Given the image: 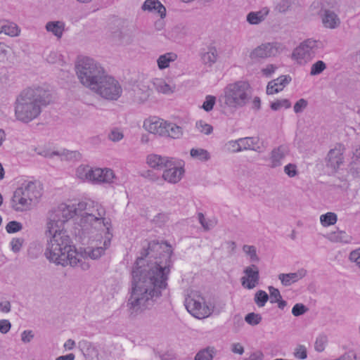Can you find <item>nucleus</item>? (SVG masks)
I'll return each mask as SVG.
<instances>
[{"label": "nucleus", "instance_id": "23", "mask_svg": "<svg viewBox=\"0 0 360 360\" xmlns=\"http://www.w3.org/2000/svg\"><path fill=\"white\" fill-rule=\"evenodd\" d=\"M153 85L158 93L164 94H171L174 91L175 86H171L163 79L155 78L152 82Z\"/></svg>", "mask_w": 360, "mask_h": 360}, {"label": "nucleus", "instance_id": "49", "mask_svg": "<svg viewBox=\"0 0 360 360\" xmlns=\"http://www.w3.org/2000/svg\"><path fill=\"white\" fill-rule=\"evenodd\" d=\"M307 311V308L302 304H296L292 309V314L298 316L303 314Z\"/></svg>", "mask_w": 360, "mask_h": 360}, {"label": "nucleus", "instance_id": "9", "mask_svg": "<svg viewBox=\"0 0 360 360\" xmlns=\"http://www.w3.org/2000/svg\"><path fill=\"white\" fill-rule=\"evenodd\" d=\"M317 41L308 39L300 44L292 53V57L300 64H305L314 57Z\"/></svg>", "mask_w": 360, "mask_h": 360}, {"label": "nucleus", "instance_id": "24", "mask_svg": "<svg viewBox=\"0 0 360 360\" xmlns=\"http://www.w3.org/2000/svg\"><path fill=\"white\" fill-rule=\"evenodd\" d=\"M47 32L52 33L58 39H60L65 30V23L62 21H50L46 25Z\"/></svg>", "mask_w": 360, "mask_h": 360}, {"label": "nucleus", "instance_id": "29", "mask_svg": "<svg viewBox=\"0 0 360 360\" xmlns=\"http://www.w3.org/2000/svg\"><path fill=\"white\" fill-rule=\"evenodd\" d=\"M286 153L285 149L281 146L277 149L272 151L271 161V167H277L281 164V160L283 159Z\"/></svg>", "mask_w": 360, "mask_h": 360}, {"label": "nucleus", "instance_id": "31", "mask_svg": "<svg viewBox=\"0 0 360 360\" xmlns=\"http://www.w3.org/2000/svg\"><path fill=\"white\" fill-rule=\"evenodd\" d=\"M214 354V347H207L200 351L195 356V360H212Z\"/></svg>", "mask_w": 360, "mask_h": 360}, {"label": "nucleus", "instance_id": "25", "mask_svg": "<svg viewBox=\"0 0 360 360\" xmlns=\"http://www.w3.org/2000/svg\"><path fill=\"white\" fill-rule=\"evenodd\" d=\"M268 13L269 11L265 9L250 12L247 15V21L251 25H258L264 20Z\"/></svg>", "mask_w": 360, "mask_h": 360}, {"label": "nucleus", "instance_id": "15", "mask_svg": "<svg viewBox=\"0 0 360 360\" xmlns=\"http://www.w3.org/2000/svg\"><path fill=\"white\" fill-rule=\"evenodd\" d=\"M259 141V136H245L239 139L236 142L231 143L233 152L240 151L243 149H250L256 150L259 148V146H255V142Z\"/></svg>", "mask_w": 360, "mask_h": 360}, {"label": "nucleus", "instance_id": "40", "mask_svg": "<svg viewBox=\"0 0 360 360\" xmlns=\"http://www.w3.org/2000/svg\"><path fill=\"white\" fill-rule=\"evenodd\" d=\"M292 4L293 0H279L276 6V9L280 13H285L291 7Z\"/></svg>", "mask_w": 360, "mask_h": 360}, {"label": "nucleus", "instance_id": "41", "mask_svg": "<svg viewBox=\"0 0 360 360\" xmlns=\"http://www.w3.org/2000/svg\"><path fill=\"white\" fill-rule=\"evenodd\" d=\"M22 224L16 221L8 222L6 226V231L9 233H16L22 229Z\"/></svg>", "mask_w": 360, "mask_h": 360}, {"label": "nucleus", "instance_id": "11", "mask_svg": "<svg viewBox=\"0 0 360 360\" xmlns=\"http://www.w3.org/2000/svg\"><path fill=\"white\" fill-rule=\"evenodd\" d=\"M281 50L280 44L277 43H266L255 48L250 54L252 59L264 58L274 56Z\"/></svg>", "mask_w": 360, "mask_h": 360}, {"label": "nucleus", "instance_id": "51", "mask_svg": "<svg viewBox=\"0 0 360 360\" xmlns=\"http://www.w3.org/2000/svg\"><path fill=\"white\" fill-rule=\"evenodd\" d=\"M284 171L290 177H293L297 174V167L295 165L288 164L285 166Z\"/></svg>", "mask_w": 360, "mask_h": 360}, {"label": "nucleus", "instance_id": "7", "mask_svg": "<svg viewBox=\"0 0 360 360\" xmlns=\"http://www.w3.org/2000/svg\"><path fill=\"white\" fill-rule=\"evenodd\" d=\"M143 128L153 135H165L170 134H184L183 127L174 123L168 122L158 117H150L143 122Z\"/></svg>", "mask_w": 360, "mask_h": 360}, {"label": "nucleus", "instance_id": "34", "mask_svg": "<svg viewBox=\"0 0 360 360\" xmlns=\"http://www.w3.org/2000/svg\"><path fill=\"white\" fill-rule=\"evenodd\" d=\"M326 69V64L322 60H318L312 64L310 70L311 76L320 75Z\"/></svg>", "mask_w": 360, "mask_h": 360}, {"label": "nucleus", "instance_id": "32", "mask_svg": "<svg viewBox=\"0 0 360 360\" xmlns=\"http://www.w3.org/2000/svg\"><path fill=\"white\" fill-rule=\"evenodd\" d=\"M191 155L199 160L205 161L210 159L209 153L202 148H193L191 150Z\"/></svg>", "mask_w": 360, "mask_h": 360}, {"label": "nucleus", "instance_id": "36", "mask_svg": "<svg viewBox=\"0 0 360 360\" xmlns=\"http://www.w3.org/2000/svg\"><path fill=\"white\" fill-rule=\"evenodd\" d=\"M268 299L267 293L263 290H259L255 295V301L259 307H264Z\"/></svg>", "mask_w": 360, "mask_h": 360}, {"label": "nucleus", "instance_id": "55", "mask_svg": "<svg viewBox=\"0 0 360 360\" xmlns=\"http://www.w3.org/2000/svg\"><path fill=\"white\" fill-rule=\"evenodd\" d=\"M11 328V323L8 320L2 319L0 320V332L2 333H6Z\"/></svg>", "mask_w": 360, "mask_h": 360}, {"label": "nucleus", "instance_id": "19", "mask_svg": "<svg viewBox=\"0 0 360 360\" xmlns=\"http://www.w3.org/2000/svg\"><path fill=\"white\" fill-rule=\"evenodd\" d=\"M166 168L162 174V177L166 181L176 184L181 179L184 174V169L181 166H175L173 162L172 166Z\"/></svg>", "mask_w": 360, "mask_h": 360}, {"label": "nucleus", "instance_id": "12", "mask_svg": "<svg viewBox=\"0 0 360 360\" xmlns=\"http://www.w3.org/2000/svg\"><path fill=\"white\" fill-rule=\"evenodd\" d=\"M134 101L138 103L146 102L152 94L148 82H139L131 89Z\"/></svg>", "mask_w": 360, "mask_h": 360}, {"label": "nucleus", "instance_id": "37", "mask_svg": "<svg viewBox=\"0 0 360 360\" xmlns=\"http://www.w3.org/2000/svg\"><path fill=\"white\" fill-rule=\"evenodd\" d=\"M196 128L198 131L205 134H209L212 132L213 128L212 127L207 124L206 122L200 120L196 122Z\"/></svg>", "mask_w": 360, "mask_h": 360}, {"label": "nucleus", "instance_id": "17", "mask_svg": "<svg viewBox=\"0 0 360 360\" xmlns=\"http://www.w3.org/2000/svg\"><path fill=\"white\" fill-rule=\"evenodd\" d=\"M245 276L242 278V285L244 288L252 289L256 286L259 280V271L257 266L252 265L245 270Z\"/></svg>", "mask_w": 360, "mask_h": 360}, {"label": "nucleus", "instance_id": "21", "mask_svg": "<svg viewBox=\"0 0 360 360\" xmlns=\"http://www.w3.org/2000/svg\"><path fill=\"white\" fill-rule=\"evenodd\" d=\"M141 9L143 11L157 13L161 18L166 17V8L159 0H146L141 6Z\"/></svg>", "mask_w": 360, "mask_h": 360}, {"label": "nucleus", "instance_id": "5", "mask_svg": "<svg viewBox=\"0 0 360 360\" xmlns=\"http://www.w3.org/2000/svg\"><path fill=\"white\" fill-rule=\"evenodd\" d=\"M225 103L231 108L245 105L252 97V89L248 82L238 81L224 89Z\"/></svg>", "mask_w": 360, "mask_h": 360}, {"label": "nucleus", "instance_id": "44", "mask_svg": "<svg viewBox=\"0 0 360 360\" xmlns=\"http://www.w3.org/2000/svg\"><path fill=\"white\" fill-rule=\"evenodd\" d=\"M308 102L304 98L298 100L294 105V111L295 113H300L307 108Z\"/></svg>", "mask_w": 360, "mask_h": 360}, {"label": "nucleus", "instance_id": "38", "mask_svg": "<svg viewBox=\"0 0 360 360\" xmlns=\"http://www.w3.org/2000/svg\"><path fill=\"white\" fill-rule=\"evenodd\" d=\"M172 33L176 37H181L188 34V28L184 25L179 24L172 29Z\"/></svg>", "mask_w": 360, "mask_h": 360}, {"label": "nucleus", "instance_id": "61", "mask_svg": "<svg viewBox=\"0 0 360 360\" xmlns=\"http://www.w3.org/2000/svg\"><path fill=\"white\" fill-rule=\"evenodd\" d=\"M163 19L164 18H161L155 22V27L158 31L162 30L165 27V22Z\"/></svg>", "mask_w": 360, "mask_h": 360}, {"label": "nucleus", "instance_id": "63", "mask_svg": "<svg viewBox=\"0 0 360 360\" xmlns=\"http://www.w3.org/2000/svg\"><path fill=\"white\" fill-rule=\"evenodd\" d=\"M263 358V354L260 352H255L250 356V360H261Z\"/></svg>", "mask_w": 360, "mask_h": 360}, {"label": "nucleus", "instance_id": "8", "mask_svg": "<svg viewBox=\"0 0 360 360\" xmlns=\"http://www.w3.org/2000/svg\"><path fill=\"white\" fill-rule=\"evenodd\" d=\"M188 311L197 319H205L212 314V309L205 304L204 298L198 293H191L186 299Z\"/></svg>", "mask_w": 360, "mask_h": 360}, {"label": "nucleus", "instance_id": "28", "mask_svg": "<svg viewBox=\"0 0 360 360\" xmlns=\"http://www.w3.org/2000/svg\"><path fill=\"white\" fill-rule=\"evenodd\" d=\"M217 56V49L214 47H210L207 52L202 54L201 59L204 64L211 66L216 63Z\"/></svg>", "mask_w": 360, "mask_h": 360}, {"label": "nucleus", "instance_id": "2", "mask_svg": "<svg viewBox=\"0 0 360 360\" xmlns=\"http://www.w3.org/2000/svg\"><path fill=\"white\" fill-rule=\"evenodd\" d=\"M169 269L157 262L146 264L143 257H139L132 271V292L129 300L130 308L144 305L150 299L158 297L167 287Z\"/></svg>", "mask_w": 360, "mask_h": 360}, {"label": "nucleus", "instance_id": "60", "mask_svg": "<svg viewBox=\"0 0 360 360\" xmlns=\"http://www.w3.org/2000/svg\"><path fill=\"white\" fill-rule=\"evenodd\" d=\"M32 338L33 335L32 331L25 330L22 334V340L25 342H30Z\"/></svg>", "mask_w": 360, "mask_h": 360}, {"label": "nucleus", "instance_id": "53", "mask_svg": "<svg viewBox=\"0 0 360 360\" xmlns=\"http://www.w3.org/2000/svg\"><path fill=\"white\" fill-rule=\"evenodd\" d=\"M349 259L360 267V248L352 251L350 253Z\"/></svg>", "mask_w": 360, "mask_h": 360}, {"label": "nucleus", "instance_id": "57", "mask_svg": "<svg viewBox=\"0 0 360 360\" xmlns=\"http://www.w3.org/2000/svg\"><path fill=\"white\" fill-rule=\"evenodd\" d=\"M11 246H12V250L13 251H18L21 246H22V242L20 239L17 238V239H13L11 243Z\"/></svg>", "mask_w": 360, "mask_h": 360}, {"label": "nucleus", "instance_id": "22", "mask_svg": "<svg viewBox=\"0 0 360 360\" xmlns=\"http://www.w3.org/2000/svg\"><path fill=\"white\" fill-rule=\"evenodd\" d=\"M5 34L9 37H18L20 34V29L13 22L6 19H0V34Z\"/></svg>", "mask_w": 360, "mask_h": 360}, {"label": "nucleus", "instance_id": "46", "mask_svg": "<svg viewBox=\"0 0 360 360\" xmlns=\"http://www.w3.org/2000/svg\"><path fill=\"white\" fill-rule=\"evenodd\" d=\"M327 343V338L326 336L319 337L315 342V349L318 352H322L324 350L326 345Z\"/></svg>", "mask_w": 360, "mask_h": 360}, {"label": "nucleus", "instance_id": "30", "mask_svg": "<svg viewBox=\"0 0 360 360\" xmlns=\"http://www.w3.org/2000/svg\"><path fill=\"white\" fill-rule=\"evenodd\" d=\"M337 215L333 212H327L320 217V221L323 226H329L337 222Z\"/></svg>", "mask_w": 360, "mask_h": 360}, {"label": "nucleus", "instance_id": "39", "mask_svg": "<svg viewBox=\"0 0 360 360\" xmlns=\"http://www.w3.org/2000/svg\"><path fill=\"white\" fill-rule=\"evenodd\" d=\"M216 102V98L213 96H207L202 108L206 111L210 112L212 110Z\"/></svg>", "mask_w": 360, "mask_h": 360}, {"label": "nucleus", "instance_id": "42", "mask_svg": "<svg viewBox=\"0 0 360 360\" xmlns=\"http://www.w3.org/2000/svg\"><path fill=\"white\" fill-rule=\"evenodd\" d=\"M245 321L250 325H257L262 320L259 314L249 313L245 318Z\"/></svg>", "mask_w": 360, "mask_h": 360}, {"label": "nucleus", "instance_id": "16", "mask_svg": "<svg viewBox=\"0 0 360 360\" xmlns=\"http://www.w3.org/2000/svg\"><path fill=\"white\" fill-rule=\"evenodd\" d=\"M291 79L290 75H281L270 81L266 86V94L271 95L281 91L291 82Z\"/></svg>", "mask_w": 360, "mask_h": 360}, {"label": "nucleus", "instance_id": "54", "mask_svg": "<svg viewBox=\"0 0 360 360\" xmlns=\"http://www.w3.org/2000/svg\"><path fill=\"white\" fill-rule=\"evenodd\" d=\"M115 179V174L112 169H110V175L108 177L105 172L101 174V179H99V183H111Z\"/></svg>", "mask_w": 360, "mask_h": 360}, {"label": "nucleus", "instance_id": "6", "mask_svg": "<svg viewBox=\"0 0 360 360\" xmlns=\"http://www.w3.org/2000/svg\"><path fill=\"white\" fill-rule=\"evenodd\" d=\"M98 83L91 91L101 97L109 101H117L121 96L122 89L120 84L108 73Z\"/></svg>", "mask_w": 360, "mask_h": 360}, {"label": "nucleus", "instance_id": "48", "mask_svg": "<svg viewBox=\"0 0 360 360\" xmlns=\"http://www.w3.org/2000/svg\"><path fill=\"white\" fill-rule=\"evenodd\" d=\"M243 249V251L250 256L252 261L257 259L256 249L254 246L244 245Z\"/></svg>", "mask_w": 360, "mask_h": 360}, {"label": "nucleus", "instance_id": "4", "mask_svg": "<svg viewBox=\"0 0 360 360\" xmlns=\"http://www.w3.org/2000/svg\"><path fill=\"white\" fill-rule=\"evenodd\" d=\"M75 70L79 82L91 91L107 73L100 63L89 57L79 58Z\"/></svg>", "mask_w": 360, "mask_h": 360}, {"label": "nucleus", "instance_id": "59", "mask_svg": "<svg viewBox=\"0 0 360 360\" xmlns=\"http://www.w3.org/2000/svg\"><path fill=\"white\" fill-rule=\"evenodd\" d=\"M10 309L11 304L9 302L5 301L0 303V311L3 313H8Z\"/></svg>", "mask_w": 360, "mask_h": 360}, {"label": "nucleus", "instance_id": "20", "mask_svg": "<svg viewBox=\"0 0 360 360\" xmlns=\"http://www.w3.org/2000/svg\"><path fill=\"white\" fill-rule=\"evenodd\" d=\"M146 162L148 166L158 169H162L165 167L173 165V160L172 158H162L155 154L149 155L147 157Z\"/></svg>", "mask_w": 360, "mask_h": 360}, {"label": "nucleus", "instance_id": "43", "mask_svg": "<svg viewBox=\"0 0 360 360\" xmlns=\"http://www.w3.org/2000/svg\"><path fill=\"white\" fill-rule=\"evenodd\" d=\"M198 218L200 223L205 230L210 229L217 224V221L215 219L210 220L208 222L205 221V219L202 213L198 214Z\"/></svg>", "mask_w": 360, "mask_h": 360}, {"label": "nucleus", "instance_id": "58", "mask_svg": "<svg viewBox=\"0 0 360 360\" xmlns=\"http://www.w3.org/2000/svg\"><path fill=\"white\" fill-rule=\"evenodd\" d=\"M232 352L236 354H242L244 352V349L240 343H235L232 346Z\"/></svg>", "mask_w": 360, "mask_h": 360}, {"label": "nucleus", "instance_id": "52", "mask_svg": "<svg viewBox=\"0 0 360 360\" xmlns=\"http://www.w3.org/2000/svg\"><path fill=\"white\" fill-rule=\"evenodd\" d=\"M277 69V66L273 64H269L266 68L262 69V74L266 77H270Z\"/></svg>", "mask_w": 360, "mask_h": 360}, {"label": "nucleus", "instance_id": "56", "mask_svg": "<svg viewBox=\"0 0 360 360\" xmlns=\"http://www.w3.org/2000/svg\"><path fill=\"white\" fill-rule=\"evenodd\" d=\"M8 51L6 45L0 41V62H4L7 58Z\"/></svg>", "mask_w": 360, "mask_h": 360}, {"label": "nucleus", "instance_id": "50", "mask_svg": "<svg viewBox=\"0 0 360 360\" xmlns=\"http://www.w3.org/2000/svg\"><path fill=\"white\" fill-rule=\"evenodd\" d=\"M295 356L297 359H304L307 358V349L304 346H298L295 352Z\"/></svg>", "mask_w": 360, "mask_h": 360}, {"label": "nucleus", "instance_id": "26", "mask_svg": "<svg viewBox=\"0 0 360 360\" xmlns=\"http://www.w3.org/2000/svg\"><path fill=\"white\" fill-rule=\"evenodd\" d=\"M177 55L174 52L166 53L159 56L157 63L159 69L164 70L169 66V63L176 60Z\"/></svg>", "mask_w": 360, "mask_h": 360}, {"label": "nucleus", "instance_id": "3", "mask_svg": "<svg viewBox=\"0 0 360 360\" xmlns=\"http://www.w3.org/2000/svg\"><path fill=\"white\" fill-rule=\"evenodd\" d=\"M51 101L49 91L41 87L28 88L18 97L15 102V113L17 119L27 123L37 118L41 112L42 108Z\"/></svg>", "mask_w": 360, "mask_h": 360}, {"label": "nucleus", "instance_id": "1", "mask_svg": "<svg viewBox=\"0 0 360 360\" xmlns=\"http://www.w3.org/2000/svg\"><path fill=\"white\" fill-rule=\"evenodd\" d=\"M77 208L61 204L49 213L46 228L51 236L45 252L46 257L58 265L80 266L87 269L88 259L99 258L110 245L112 238L111 222L104 218V207L96 204L95 212H81L85 202H79Z\"/></svg>", "mask_w": 360, "mask_h": 360}, {"label": "nucleus", "instance_id": "14", "mask_svg": "<svg viewBox=\"0 0 360 360\" xmlns=\"http://www.w3.org/2000/svg\"><path fill=\"white\" fill-rule=\"evenodd\" d=\"M320 15L321 17L322 23L326 28L333 30L340 25V19L334 11L321 8Z\"/></svg>", "mask_w": 360, "mask_h": 360}, {"label": "nucleus", "instance_id": "33", "mask_svg": "<svg viewBox=\"0 0 360 360\" xmlns=\"http://www.w3.org/2000/svg\"><path fill=\"white\" fill-rule=\"evenodd\" d=\"M300 278L296 273L292 274H281L279 275V279L281 283L285 285H290L292 283L297 281Z\"/></svg>", "mask_w": 360, "mask_h": 360}, {"label": "nucleus", "instance_id": "62", "mask_svg": "<svg viewBox=\"0 0 360 360\" xmlns=\"http://www.w3.org/2000/svg\"><path fill=\"white\" fill-rule=\"evenodd\" d=\"M252 105V108H255L256 110H259L260 108L261 100L258 96L254 98Z\"/></svg>", "mask_w": 360, "mask_h": 360}, {"label": "nucleus", "instance_id": "45", "mask_svg": "<svg viewBox=\"0 0 360 360\" xmlns=\"http://www.w3.org/2000/svg\"><path fill=\"white\" fill-rule=\"evenodd\" d=\"M160 248V245L159 243H156L155 241H152L147 244V250H144V252L142 253L143 256L146 257L149 255L153 251L158 250Z\"/></svg>", "mask_w": 360, "mask_h": 360}, {"label": "nucleus", "instance_id": "27", "mask_svg": "<svg viewBox=\"0 0 360 360\" xmlns=\"http://www.w3.org/2000/svg\"><path fill=\"white\" fill-rule=\"evenodd\" d=\"M328 162L334 169L339 167L342 162V153L340 149L330 150L328 153Z\"/></svg>", "mask_w": 360, "mask_h": 360}, {"label": "nucleus", "instance_id": "35", "mask_svg": "<svg viewBox=\"0 0 360 360\" xmlns=\"http://www.w3.org/2000/svg\"><path fill=\"white\" fill-rule=\"evenodd\" d=\"M290 106H291V103L290 102V101L288 99H286V98L276 100V101L272 102L270 105L271 109L274 111L278 110L281 108H290Z\"/></svg>", "mask_w": 360, "mask_h": 360}, {"label": "nucleus", "instance_id": "47", "mask_svg": "<svg viewBox=\"0 0 360 360\" xmlns=\"http://www.w3.org/2000/svg\"><path fill=\"white\" fill-rule=\"evenodd\" d=\"M269 292H270V300L271 302H278L280 301L281 296L280 294V292L278 289L274 288L273 287L269 288Z\"/></svg>", "mask_w": 360, "mask_h": 360}, {"label": "nucleus", "instance_id": "18", "mask_svg": "<svg viewBox=\"0 0 360 360\" xmlns=\"http://www.w3.org/2000/svg\"><path fill=\"white\" fill-rule=\"evenodd\" d=\"M22 191L32 205L37 202L42 195V187L38 183H29L25 187L22 188Z\"/></svg>", "mask_w": 360, "mask_h": 360}, {"label": "nucleus", "instance_id": "13", "mask_svg": "<svg viewBox=\"0 0 360 360\" xmlns=\"http://www.w3.org/2000/svg\"><path fill=\"white\" fill-rule=\"evenodd\" d=\"M11 206L15 212H25L32 206L30 201L25 196L22 187L17 188L11 200Z\"/></svg>", "mask_w": 360, "mask_h": 360}, {"label": "nucleus", "instance_id": "64", "mask_svg": "<svg viewBox=\"0 0 360 360\" xmlns=\"http://www.w3.org/2000/svg\"><path fill=\"white\" fill-rule=\"evenodd\" d=\"M75 355L73 354H69L65 356H60L56 359V360H74Z\"/></svg>", "mask_w": 360, "mask_h": 360}, {"label": "nucleus", "instance_id": "10", "mask_svg": "<svg viewBox=\"0 0 360 360\" xmlns=\"http://www.w3.org/2000/svg\"><path fill=\"white\" fill-rule=\"evenodd\" d=\"M103 172H105V175L109 177L110 169L92 168L88 165H81L77 169L76 175L82 181L99 183V179Z\"/></svg>", "mask_w": 360, "mask_h": 360}]
</instances>
